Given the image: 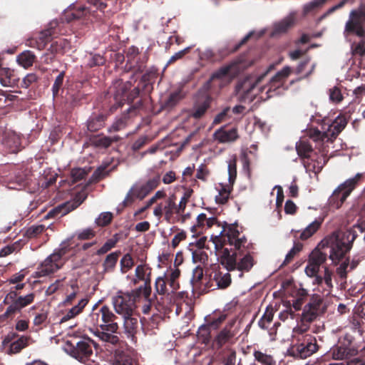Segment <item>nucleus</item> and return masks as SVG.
Returning <instances> with one entry per match:
<instances>
[{"label":"nucleus","instance_id":"f257e3e1","mask_svg":"<svg viewBox=\"0 0 365 365\" xmlns=\"http://www.w3.org/2000/svg\"><path fill=\"white\" fill-rule=\"evenodd\" d=\"M247 239L241 236L237 223L222 225L220 239L215 242V248L218 252L219 262L227 269L231 272L237 269L248 272L255 264L252 254L247 250Z\"/></svg>","mask_w":365,"mask_h":365},{"label":"nucleus","instance_id":"f03ea898","mask_svg":"<svg viewBox=\"0 0 365 365\" xmlns=\"http://www.w3.org/2000/svg\"><path fill=\"white\" fill-rule=\"evenodd\" d=\"M158 69L151 68L141 77L138 86L131 89V81H124L121 78L115 80L109 88L108 93L113 96L115 103L111 106L112 111L127 103L129 113L138 115L148 112V104L152 101L150 93L153 91V83L158 77Z\"/></svg>","mask_w":365,"mask_h":365},{"label":"nucleus","instance_id":"7ed1b4c3","mask_svg":"<svg viewBox=\"0 0 365 365\" xmlns=\"http://www.w3.org/2000/svg\"><path fill=\"white\" fill-rule=\"evenodd\" d=\"M241 71V62L235 60L223 65L213 72L202 88L206 94L194 104L190 111V116L195 119L201 118L210 107L212 101L210 94L220 92L222 88L235 78Z\"/></svg>","mask_w":365,"mask_h":365},{"label":"nucleus","instance_id":"20e7f679","mask_svg":"<svg viewBox=\"0 0 365 365\" xmlns=\"http://www.w3.org/2000/svg\"><path fill=\"white\" fill-rule=\"evenodd\" d=\"M356 235L351 231L333 233L325 239L327 247L329 248V259L339 263L351 250Z\"/></svg>","mask_w":365,"mask_h":365},{"label":"nucleus","instance_id":"39448f33","mask_svg":"<svg viewBox=\"0 0 365 365\" xmlns=\"http://www.w3.org/2000/svg\"><path fill=\"white\" fill-rule=\"evenodd\" d=\"M24 283L15 286V290L10 291L5 297L3 303L8 304L5 312L1 315L2 319H12L17 313L21 312L24 307L32 304L35 299V294L30 293L25 296H18L17 291L24 289Z\"/></svg>","mask_w":365,"mask_h":365},{"label":"nucleus","instance_id":"423d86ee","mask_svg":"<svg viewBox=\"0 0 365 365\" xmlns=\"http://www.w3.org/2000/svg\"><path fill=\"white\" fill-rule=\"evenodd\" d=\"M300 332L295 337V343L288 349L290 356L296 359H307L319 349L317 339L314 336L303 332L302 328H299Z\"/></svg>","mask_w":365,"mask_h":365},{"label":"nucleus","instance_id":"0eeeda50","mask_svg":"<svg viewBox=\"0 0 365 365\" xmlns=\"http://www.w3.org/2000/svg\"><path fill=\"white\" fill-rule=\"evenodd\" d=\"M353 333L346 332L339 338L338 343L334 346L329 353L334 360L349 359L356 356L360 349Z\"/></svg>","mask_w":365,"mask_h":365},{"label":"nucleus","instance_id":"6e6552de","mask_svg":"<svg viewBox=\"0 0 365 365\" xmlns=\"http://www.w3.org/2000/svg\"><path fill=\"white\" fill-rule=\"evenodd\" d=\"M117 319L118 317L107 305H103L97 310L94 309L89 315V322L93 327L111 333H116L119 329Z\"/></svg>","mask_w":365,"mask_h":365},{"label":"nucleus","instance_id":"1a4fd4ad","mask_svg":"<svg viewBox=\"0 0 365 365\" xmlns=\"http://www.w3.org/2000/svg\"><path fill=\"white\" fill-rule=\"evenodd\" d=\"M95 345L96 343L90 338L82 337L78 340L68 341L66 351L78 361L90 364V362H93L91 358L93 356V347Z\"/></svg>","mask_w":365,"mask_h":365},{"label":"nucleus","instance_id":"9d476101","mask_svg":"<svg viewBox=\"0 0 365 365\" xmlns=\"http://www.w3.org/2000/svg\"><path fill=\"white\" fill-rule=\"evenodd\" d=\"M363 175L357 173L354 178L346 180L338 186L329 198V205L331 207L339 209L351 192L361 183Z\"/></svg>","mask_w":365,"mask_h":365},{"label":"nucleus","instance_id":"9b49d317","mask_svg":"<svg viewBox=\"0 0 365 365\" xmlns=\"http://www.w3.org/2000/svg\"><path fill=\"white\" fill-rule=\"evenodd\" d=\"M326 311L327 305L323 297L314 294L310 297L309 302L304 307L301 314V322L304 325L310 324Z\"/></svg>","mask_w":365,"mask_h":365},{"label":"nucleus","instance_id":"f8f14e48","mask_svg":"<svg viewBox=\"0 0 365 365\" xmlns=\"http://www.w3.org/2000/svg\"><path fill=\"white\" fill-rule=\"evenodd\" d=\"M365 22V4L361 5L357 10H353L349 15V19L346 21L344 34V35H356L363 36L365 35L364 23Z\"/></svg>","mask_w":365,"mask_h":365},{"label":"nucleus","instance_id":"ddd939ff","mask_svg":"<svg viewBox=\"0 0 365 365\" xmlns=\"http://www.w3.org/2000/svg\"><path fill=\"white\" fill-rule=\"evenodd\" d=\"M112 303L116 313L122 317L133 314L136 308L133 297L128 292L118 291L112 297Z\"/></svg>","mask_w":365,"mask_h":365},{"label":"nucleus","instance_id":"4468645a","mask_svg":"<svg viewBox=\"0 0 365 365\" xmlns=\"http://www.w3.org/2000/svg\"><path fill=\"white\" fill-rule=\"evenodd\" d=\"M87 197L88 193L86 189L83 188L75 195L72 200L67 201L50 210L48 213V217L59 218L66 215L80 206L86 200Z\"/></svg>","mask_w":365,"mask_h":365},{"label":"nucleus","instance_id":"2eb2a0df","mask_svg":"<svg viewBox=\"0 0 365 365\" xmlns=\"http://www.w3.org/2000/svg\"><path fill=\"white\" fill-rule=\"evenodd\" d=\"M346 125V118L344 116L339 115L331 123L326 132L322 133L318 130H315L314 135L311 137V139L313 141H315L316 139H320L323 142H332L344 129Z\"/></svg>","mask_w":365,"mask_h":365},{"label":"nucleus","instance_id":"dca6fc26","mask_svg":"<svg viewBox=\"0 0 365 365\" xmlns=\"http://www.w3.org/2000/svg\"><path fill=\"white\" fill-rule=\"evenodd\" d=\"M232 283L231 275L229 271L223 272L220 269L214 270L210 274L208 282L205 284V288L214 290L216 289H224L227 288Z\"/></svg>","mask_w":365,"mask_h":365},{"label":"nucleus","instance_id":"f3484780","mask_svg":"<svg viewBox=\"0 0 365 365\" xmlns=\"http://www.w3.org/2000/svg\"><path fill=\"white\" fill-rule=\"evenodd\" d=\"M235 324V320L230 322L218 332L213 340V346L220 349L227 344L233 343V339L237 334V330L234 328Z\"/></svg>","mask_w":365,"mask_h":365},{"label":"nucleus","instance_id":"a211bd4d","mask_svg":"<svg viewBox=\"0 0 365 365\" xmlns=\"http://www.w3.org/2000/svg\"><path fill=\"white\" fill-rule=\"evenodd\" d=\"M82 88V82H76L71 84L66 88L65 99L66 103H69L71 107L80 106L83 101L86 98V94L81 91Z\"/></svg>","mask_w":365,"mask_h":365},{"label":"nucleus","instance_id":"6ab92c4d","mask_svg":"<svg viewBox=\"0 0 365 365\" xmlns=\"http://www.w3.org/2000/svg\"><path fill=\"white\" fill-rule=\"evenodd\" d=\"M175 213L177 214V205L174 195L169 197L164 202L158 204L153 211L154 215L159 218L164 214L168 222H170Z\"/></svg>","mask_w":365,"mask_h":365},{"label":"nucleus","instance_id":"aec40b11","mask_svg":"<svg viewBox=\"0 0 365 365\" xmlns=\"http://www.w3.org/2000/svg\"><path fill=\"white\" fill-rule=\"evenodd\" d=\"M1 143L8 153H16L20 150L21 138L14 131L6 130L2 133Z\"/></svg>","mask_w":365,"mask_h":365},{"label":"nucleus","instance_id":"412c9836","mask_svg":"<svg viewBox=\"0 0 365 365\" xmlns=\"http://www.w3.org/2000/svg\"><path fill=\"white\" fill-rule=\"evenodd\" d=\"M314 142L316 143V146H319L317 148L319 153L316 152V154H313L309 159L314 162V168L317 169V172H320L329 160V158H327L329 146L325 145L324 142L320 139H316Z\"/></svg>","mask_w":365,"mask_h":365},{"label":"nucleus","instance_id":"4be33fe9","mask_svg":"<svg viewBox=\"0 0 365 365\" xmlns=\"http://www.w3.org/2000/svg\"><path fill=\"white\" fill-rule=\"evenodd\" d=\"M292 68L284 66L281 71H278L269 81V88L267 93L277 91L278 89H287L288 86H285L284 83L292 73Z\"/></svg>","mask_w":365,"mask_h":365},{"label":"nucleus","instance_id":"5701e85b","mask_svg":"<svg viewBox=\"0 0 365 365\" xmlns=\"http://www.w3.org/2000/svg\"><path fill=\"white\" fill-rule=\"evenodd\" d=\"M58 26V22L57 21H51L48 24L47 29L41 31L36 36H35L38 43L41 41L42 42L43 44V48L46 47L47 43L58 34V31H57Z\"/></svg>","mask_w":365,"mask_h":365},{"label":"nucleus","instance_id":"b1692460","mask_svg":"<svg viewBox=\"0 0 365 365\" xmlns=\"http://www.w3.org/2000/svg\"><path fill=\"white\" fill-rule=\"evenodd\" d=\"M124 333L128 338H130L132 341L136 340V334L138 331V320L133 314L130 316H123Z\"/></svg>","mask_w":365,"mask_h":365},{"label":"nucleus","instance_id":"393cba45","mask_svg":"<svg viewBox=\"0 0 365 365\" xmlns=\"http://www.w3.org/2000/svg\"><path fill=\"white\" fill-rule=\"evenodd\" d=\"M296 150L298 155L301 158L309 159L313 154H316V151L313 149L310 139L301 138L296 143Z\"/></svg>","mask_w":365,"mask_h":365},{"label":"nucleus","instance_id":"a878e982","mask_svg":"<svg viewBox=\"0 0 365 365\" xmlns=\"http://www.w3.org/2000/svg\"><path fill=\"white\" fill-rule=\"evenodd\" d=\"M107 116L103 113L92 114L87 121V128L90 132H97L105 126Z\"/></svg>","mask_w":365,"mask_h":365},{"label":"nucleus","instance_id":"bb28decb","mask_svg":"<svg viewBox=\"0 0 365 365\" xmlns=\"http://www.w3.org/2000/svg\"><path fill=\"white\" fill-rule=\"evenodd\" d=\"M215 139L220 143L235 141L238 138L237 129L233 128L229 130L222 128L217 130L214 133Z\"/></svg>","mask_w":365,"mask_h":365},{"label":"nucleus","instance_id":"cd10ccee","mask_svg":"<svg viewBox=\"0 0 365 365\" xmlns=\"http://www.w3.org/2000/svg\"><path fill=\"white\" fill-rule=\"evenodd\" d=\"M120 138L118 135L108 137L105 135H94L91 138V143L95 147L101 148H108L114 142L120 140Z\"/></svg>","mask_w":365,"mask_h":365},{"label":"nucleus","instance_id":"c85d7f7f","mask_svg":"<svg viewBox=\"0 0 365 365\" xmlns=\"http://www.w3.org/2000/svg\"><path fill=\"white\" fill-rule=\"evenodd\" d=\"M88 303V299L87 298L81 299L77 305L73 307L66 314H63L60 320V323H64L81 314Z\"/></svg>","mask_w":365,"mask_h":365},{"label":"nucleus","instance_id":"c756f323","mask_svg":"<svg viewBox=\"0 0 365 365\" xmlns=\"http://www.w3.org/2000/svg\"><path fill=\"white\" fill-rule=\"evenodd\" d=\"M207 282V278L204 277L203 268L201 266H197L192 270L191 278L192 286L197 289H202V287L204 286L203 290H205L207 289V288H205V284Z\"/></svg>","mask_w":365,"mask_h":365},{"label":"nucleus","instance_id":"7c9ffc66","mask_svg":"<svg viewBox=\"0 0 365 365\" xmlns=\"http://www.w3.org/2000/svg\"><path fill=\"white\" fill-rule=\"evenodd\" d=\"M185 98V93L181 89L172 92L169 96L162 102L163 109H171L175 107L182 99Z\"/></svg>","mask_w":365,"mask_h":365},{"label":"nucleus","instance_id":"2f4dec72","mask_svg":"<svg viewBox=\"0 0 365 365\" xmlns=\"http://www.w3.org/2000/svg\"><path fill=\"white\" fill-rule=\"evenodd\" d=\"M61 268V265L53 264L50 259H46L38 268L36 272L37 277H45L50 274L54 273Z\"/></svg>","mask_w":365,"mask_h":365},{"label":"nucleus","instance_id":"473e14b6","mask_svg":"<svg viewBox=\"0 0 365 365\" xmlns=\"http://www.w3.org/2000/svg\"><path fill=\"white\" fill-rule=\"evenodd\" d=\"M324 218L318 217L310 223L302 232H300L299 239L301 240H306L314 235L320 228Z\"/></svg>","mask_w":365,"mask_h":365},{"label":"nucleus","instance_id":"72a5a7b5","mask_svg":"<svg viewBox=\"0 0 365 365\" xmlns=\"http://www.w3.org/2000/svg\"><path fill=\"white\" fill-rule=\"evenodd\" d=\"M120 255V251H115L106 256L103 262L104 273L113 272Z\"/></svg>","mask_w":365,"mask_h":365},{"label":"nucleus","instance_id":"f704fd0d","mask_svg":"<svg viewBox=\"0 0 365 365\" xmlns=\"http://www.w3.org/2000/svg\"><path fill=\"white\" fill-rule=\"evenodd\" d=\"M327 254L322 251L318 246L309 254L308 262L320 267L327 261Z\"/></svg>","mask_w":365,"mask_h":365},{"label":"nucleus","instance_id":"c9c22d12","mask_svg":"<svg viewBox=\"0 0 365 365\" xmlns=\"http://www.w3.org/2000/svg\"><path fill=\"white\" fill-rule=\"evenodd\" d=\"M30 339V336H21L18 337L16 341L11 343L9 353L10 354L19 353L23 349L29 346V341Z\"/></svg>","mask_w":365,"mask_h":365},{"label":"nucleus","instance_id":"e433bc0d","mask_svg":"<svg viewBox=\"0 0 365 365\" xmlns=\"http://www.w3.org/2000/svg\"><path fill=\"white\" fill-rule=\"evenodd\" d=\"M151 293V287H150V280L147 279L145 282L144 286H141L130 292H129V294H130L134 299V303L135 304L136 301L140 298L142 296H143L145 298H148Z\"/></svg>","mask_w":365,"mask_h":365},{"label":"nucleus","instance_id":"4c0bfd02","mask_svg":"<svg viewBox=\"0 0 365 365\" xmlns=\"http://www.w3.org/2000/svg\"><path fill=\"white\" fill-rule=\"evenodd\" d=\"M309 296L308 291L304 288H300L297 290L294 296V299L292 300V307L295 311L302 309V307L304 302L307 301Z\"/></svg>","mask_w":365,"mask_h":365},{"label":"nucleus","instance_id":"58836bf2","mask_svg":"<svg viewBox=\"0 0 365 365\" xmlns=\"http://www.w3.org/2000/svg\"><path fill=\"white\" fill-rule=\"evenodd\" d=\"M232 186L233 185L230 184L229 185H220L219 193L215 197V201L217 204L224 205L227 202L232 190Z\"/></svg>","mask_w":365,"mask_h":365},{"label":"nucleus","instance_id":"ea45409f","mask_svg":"<svg viewBox=\"0 0 365 365\" xmlns=\"http://www.w3.org/2000/svg\"><path fill=\"white\" fill-rule=\"evenodd\" d=\"M120 237L119 234L115 233L113 235L110 239H108L103 244V245L96 252V255L101 256L108 252L116 246L117 243L120 240Z\"/></svg>","mask_w":365,"mask_h":365},{"label":"nucleus","instance_id":"a19ab883","mask_svg":"<svg viewBox=\"0 0 365 365\" xmlns=\"http://www.w3.org/2000/svg\"><path fill=\"white\" fill-rule=\"evenodd\" d=\"M294 25V20L292 17H287L276 23L274 26L273 33L280 34L286 33Z\"/></svg>","mask_w":365,"mask_h":365},{"label":"nucleus","instance_id":"79ce46f5","mask_svg":"<svg viewBox=\"0 0 365 365\" xmlns=\"http://www.w3.org/2000/svg\"><path fill=\"white\" fill-rule=\"evenodd\" d=\"M36 60V56L30 51H26L19 54L17 61L24 68H29L33 65Z\"/></svg>","mask_w":365,"mask_h":365},{"label":"nucleus","instance_id":"37998d69","mask_svg":"<svg viewBox=\"0 0 365 365\" xmlns=\"http://www.w3.org/2000/svg\"><path fill=\"white\" fill-rule=\"evenodd\" d=\"M16 79L13 74V71L9 68L0 69V82L4 86H13L15 84Z\"/></svg>","mask_w":365,"mask_h":365},{"label":"nucleus","instance_id":"c03bdc74","mask_svg":"<svg viewBox=\"0 0 365 365\" xmlns=\"http://www.w3.org/2000/svg\"><path fill=\"white\" fill-rule=\"evenodd\" d=\"M180 276V270L178 268L171 269L168 277H165L172 292H175L180 288L178 278Z\"/></svg>","mask_w":365,"mask_h":365},{"label":"nucleus","instance_id":"a18cd8bd","mask_svg":"<svg viewBox=\"0 0 365 365\" xmlns=\"http://www.w3.org/2000/svg\"><path fill=\"white\" fill-rule=\"evenodd\" d=\"M274 313V311L272 306H268L266 308L264 314L258 322V325L261 329H267L268 328V326L273 320Z\"/></svg>","mask_w":365,"mask_h":365},{"label":"nucleus","instance_id":"49530a36","mask_svg":"<svg viewBox=\"0 0 365 365\" xmlns=\"http://www.w3.org/2000/svg\"><path fill=\"white\" fill-rule=\"evenodd\" d=\"M253 356L255 360L262 365H275V360L272 355L255 350L253 353Z\"/></svg>","mask_w":365,"mask_h":365},{"label":"nucleus","instance_id":"de8ad7c7","mask_svg":"<svg viewBox=\"0 0 365 365\" xmlns=\"http://www.w3.org/2000/svg\"><path fill=\"white\" fill-rule=\"evenodd\" d=\"M264 75L259 76L255 83H251L249 79L244 80L240 85H237V89L238 91H242L244 93L248 94L252 91V90L259 83L262 79L264 78Z\"/></svg>","mask_w":365,"mask_h":365},{"label":"nucleus","instance_id":"09e8293b","mask_svg":"<svg viewBox=\"0 0 365 365\" xmlns=\"http://www.w3.org/2000/svg\"><path fill=\"white\" fill-rule=\"evenodd\" d=\"M197 336L202 344H208L211 340L210 327L207 324L200 326L198 329Z\"/></svg>","mask_w":365,"mask_h":365},{"label":"nucleus","instance_id":"8fccbe9b","mask_svg":"<svg viewBox=\"0 0 365 365\" xmlns=\"http://www.w3.org/2000/svg\"><path fill=\"white\" fill-rule=\"evenodd\" d=\"M323 282L325 284V287L323 288V292L326 295H329L331 294L333 284H332V272L329 270L327 267H324Z\"/></svg>","mask_w":365,"mask_h":365},{"label":"nucleus","instance_id":"3c124183","mask_svg":"<svg viewBox=\"0 0 365 365\" xmlns=\"http://www.w3.org/2000/svg\"><path fill=\"white\" fill-rule=\"evenodd\" d=\"M207 215L205 213H201L197 217V222L192 228V232L195 234H200L206 229Z\"/></svg>","mask_w":365,"mask_h":365},{"label":"nucleus","instance_id":"603ef678","mask_svg":"<svg viewBox=\"0 0 365 365\" xmlns=\"http://www.w3.org/2000/svg\"><path fill=\"white\" fill-rule=\"evenodd\" d=\"M303 248V244L299 242H294L293 247L287 254L282 265H287L294 259Z\"/></svg>","mask_w":365,"mask_h":365},{"label":"nucleus","instance_id":"864d4df0","mask_svg":"<svg viewBox=\"0 0 365 365\" xmlns=\"http://www.w3.org/2000/svg\"><path fill=\"white\" fill-rule=\"evenodd\" d=\"M106 63V58L100 54L90 55L87 58L86 66L89 68L103 66Z\"/></svg>","mask_w":365,"mask_h":365},{"label":"nucleus","instance_id":"5fc2aeb1","mask_svg":"<svg viewBox=\"0 0 365 365\" xmlns=\"http://www.w3.org/2000/svg\"><path fill=\"white\" fill-rule=\"evenodd\" d=\"M61 44L58 43V40L53 41L48 48V51L51 53L46 54L45 61L48 63V61H52L54 57V54L56 53H62V47H61Z\"/></svg>","mask_w":365,"mask_h":365},{"label":"nucleus","instance_id":"6e6d98bb","mask_svg":"<svg viewBox=\"0 0 365 365\" xmlns=\"http://www.w3.org/2000/svg\"><path fill=\"white\" fill-rule=\"evenodd\" d=\"M192 261L195 263L207 264L208 261V255L205 251L202 249H197L192 253Z\"/></svg>","mask_w":365,"mask_h":365},{"label":"nucleus","instance_id":"4d7b16f0","mask_svg":"<svg viewBox=\"0 0 365 365\" xmlns=\"http://www.w3.org/2000/svg\"><path fill=\"white\" fill-rule=\"evenodd\" d=\"M65 77V71H61L56 78L52 86V93L53 98L58 96L60 90L62 88Z\"/></svg>","mask_w":365,"mask_h":365},{"label":"nucleus","instance_id":"13d9d810","mask_svg":"<svg viewBox=\"0 0 365 365\" xmlns=\"http://www.w3.org/2000/svg\"><path fill=\"white\" fill-rule=\"evenodd\" d=\"M113 334L102 330V331H98V336L103 341L115 345L120 341V339L118 336Z\"/></svg>","mask_w":365,"mask_h":365},{"label":"nucleus","instance_id":"bf43d9fd","mask_svg":"<svg viewBox=\"0 0 365 365\" xmlns=\"http://www.w3.org/2000/svg\"><path fill=\"white\" fill-rule=\"evenodd\" d=\"M228 180L230 185H233L237 178V159L235 157L228 163Z\"/></svg>","mask_w":365,"mask_h":365},{"label":"nucleus","instance_id":"052dcab7","mask_svg":"<svg viewBox=\"0 0 365 365\" xmlns=\"http://www.w3.org/2000/svg\"><path fill=\"white\" fill-rule=\"evenodd\" d=\"M155 289L156 292L160 295H164L168 292L165 275L163 277H158L156 279L155 283Z\"/></svg>","mask_w":365,"mask_h":365},{"label":"nucleus","instance_id":"680f3d73","mask_svg":"<svg viewBox=\"0 0 365 365\" xmlns=\"http://www.w3.org/2000/svg\"><path fill=\"white\" fill-rule=\"evenodd\" d=\"M96 235V232L92 228H86L76 232V236L78 240H89Z\"/></svg>","mask_w":365,"mask_h":365},{"label":"nucleus","instance_id":"e2e57ef3","mask_svg":"<svg viewBox=\"0 0 365 365\" xmlns=\"http://www.w3.org/2000/svg\"><path fill=\"white\" fill-rule=\"evenodd\" d=\"M361 38L358 43H354L351 46L353 53L363 56L365 55V35L359 36Z\"/></svg>","mask_w":365,"mask_h":365},{"label":"nucleus","instance_id":"0e129e2a","mask_svg":"<svg viewBox=\"0 0 365 365\" xmlns=\"http://www.w3.org/2000/svg\"><path fill=\"white\" fill-rule=\"evenodd\" d=\"M133 259L130 254H125L120 259V269L123 273H126L133 266Z\"/></svg>","mask_w":365,"mask_h":365},{"label":"nucleus","instance_id":"69168bd1","mask_svg":"<svg viewBox=\"0 0 365 365\" xmlns=\"http://www.w3.org/2000/svg\"><path fill=\"white\" fill-rule=\"evenodd\" d=\"M46 230L44 225H33L27 229L26 235L29 238H34L42 233Z\"/></svg>","mask_w":365,"mask_h":365},{"label":"nucleus","instance_id":"338daca9","mask_svg":"<svg viewBox=\"0 0 365 365\" xmlns=\"http://www.w3.org/2000/svg\"><path fill=\"white\" fill-rule=\"evenodd\" d=\"M88 172L83 168H73L71 171V178L72 179V182L76 183L82 179L85 178L87 175Z\"/></svg>","mask_w":365,"mask_h":365},{"label":"nucleus","instance_id":"774afa93","mask_svg":"<svg viewBox=\"0 0 365 365\" xmlns=\"http://www.w3.org/2000/svg\"><path fill=\"white\" fill-rule=\"evenodd\" d=\"M116 360L118 365H138L135 359L125 354H118Z\"/></svg>","mask_w":365,"mask_h":365}]
</instances>
